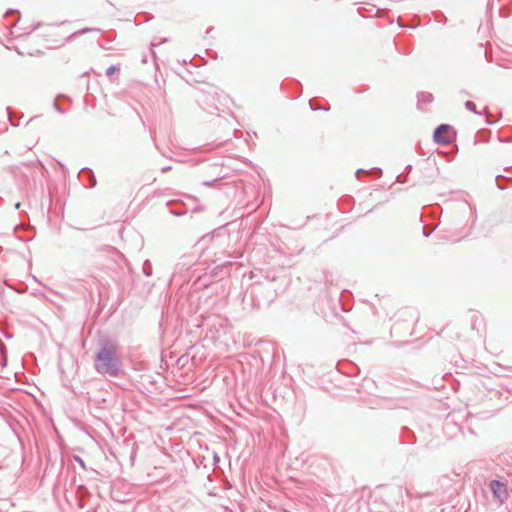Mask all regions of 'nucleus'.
Here are the masks:
<instances>
[{
    "instance_id": "obj_5",
    "label": "nucleus",
    "mask_w": 512,
    "mask_h": 512,
    "mask_svg": "<svg viewBox=\"0 0 512 512\" xmlns=\"http://www.w3.org/2000/svg\"><path fill=\"white\" fill-rule=\"evenodd\" d=\"M465 107H466L467 110H469V111H471V112H473L475 114H478V111L476 109V105L472 101H467L465 103Z\"/></svg>"
},
{
    "instance_id": "obj_9",
    "label": "nucleus",
    "mask_w": 512,
    "mask_h": 512,
    "mask_svg": "<svg viewBox=\"0 0 512 512\" xmlns=\"http://www.w3.org/2000/svg\"><path fill=\"white\" fill-rule=\"evenodd\" d=\"M362 172H363V170H362V169H359V170H357L356 175L358 176V175H359L360 173H362Z\"/></svg>"
},
{
    "instance_id": "obj_2",
    "label": "nucleus",
    "mask_w": 512,
    "mask_h": 512,
    "mask_svg": "<svg viewBox=\"0 0 512 512\" xmlns=\"http://www.w3.org/2000/svg\"><path fill=\"white\" fill-rule=\"evenodd\" d=\"M489 487L493 494L494 501H496L498 505H503L509 497L507 485L499 480H492Z\"/></svg>"
},
{
    "instance_id": "obj_4",
    "label": "nucleus",
    "mask_w": 512,
    "mask_h": 512,
    "mask_svg": "<svg viewBox=\"0 0 512 512\" xmlns=\"http://www.w3.org/2000/svg\"><path fill=\"white\" fill-rule=\"evenodd\" d=\"M433 101V95L429 92H420L418 94V104H429Z\"/></svg>"
},
{
    "instance_id": "obj_1",
    "label": "nucleus",
    "mask_w": 512,
    "mask_h": 512,
    "mask_svg": "<svg viewBox=\"0 0 512 512\" xmlns=\"http://www.w3.org/2000/svg\"><path fill=\"white\" fill-rule=\"evenodd\" d=\"M96 369L98 372L116 376L119 372V362L116 358V348L103 347L96 356Z\"/></svg>"
},
{
    "instance_id": "obj_7",
    "label": "nucleus",
    "mask_w": 512,
    "mask_h": 512,
    "mask_svg": "<svg viewBox=\"0 0 512 512\" xmlns=\"http://www.w3.org/2000/svg\"><path fill=\"white\" fill-rule=\"evenodd\" d=\"M116 71V68L114 66H111L108 70H107V73L109 75L113 74L114 72Z\"/></svg>"
},
{
    "instance_id": "obj_6",
    "label": "nucleus",
    "mask_w": 512,
    "mask_h": 512,
    "mask_svg": "<svg viewBox=\"0 0 512 512\" xmlns=\"http://www.w3.org/2000/svg\"><path fill=\"white\" fill-rule=\"evenodd\" d=\"M89 31H91V30L90 29H84V30H81L80 32H74L70 37L73 38V37H76L79 34H83V33L89 32Z\"/></svg>"
},
{
    "instance_id": "obj_8",
    "label": "nucleus",
    "mask_w": 512,
    "mask_h": 512,
    "mask_svg": "<svg viewBox=\"0 0 512 512\" xmlns=\"http://www.w3.org/2000/svg\"><path fill=\"white\" fill-rule=\"evenodd\" d=\"M406 493H407L408 496L412 497V494H411L409 489H406Z\"/></svg>"
},
{
    "instance_id": "obj_3",
    "label": "nucleus",
    "mask_w": 512,
    "mask_h": 512,
    "mask_svg": "<svg viewBox=\"0 0 512 512\" xmlns=\"http://www.w3.org/2000/svg\"><path fill=\"white\" fill-rule=\"evenodd\" d=\"M450 126L447 124H441L439 125L433 134V138L436 143L439 144H448L450 143V139L446 136L447 132L449 131Z\"/></svg>"
}]
</instances>
